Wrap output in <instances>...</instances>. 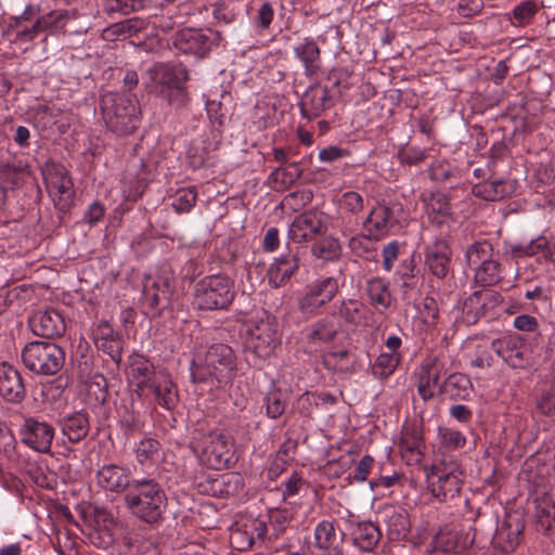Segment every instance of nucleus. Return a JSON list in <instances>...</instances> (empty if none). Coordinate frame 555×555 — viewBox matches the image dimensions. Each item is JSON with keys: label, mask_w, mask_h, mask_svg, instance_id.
<instances>
[{"label": "nucleus", "mask_w": 555, "mask_h": 555, "mask_svg": "<svg viewBox=\"0 0 555 555\" xmlns=\"http://www.w3.org/2000/svg\"><path fill=\"white\" fill-rule=\"evenodd\" d=\"M124 503L129 513L140 521L155 526L164 518L167 496L162 486L154 479H132Z\"/></svg>", "instance_id": "1"}, {"label": "nucleus", "mask_w": 555, "mask_h": 555, "mask_svg": "<svg viewBox=\"0 0 555 555\" xmlns=\"http://www.w3.org/2000/svg\"><path fill=\"white\" fill-rule=\"evenodd\" d=\"M190 370L193 383L216 382L218 386H221L233 378L236 370V357L230 346L214 344L204 354H198L193 359Z\"/></svg>", "instance_id": "2"}, {"label": "nucleus", "mask_w": 555, "mask_h": 555, "mask_svg": "<svg viewBox=\"0 0 555 555\" xmlns=\"http://www.w3.org/2000/svg\"><path fill=\"white\" fill-rule=\"evenodd\" d=\"M189 73L182 64L157 63L146 70V88L170 104L182 106L188 102L185 82Z\"/></svg>", "instance_id": "3"}, {"label": "nucleus", "mask_w": 555, "mask_h": 555, "mask_svg": "<svg viewBox=\"0 0 555 555\" xmlns=\"http://www.w3.org/2000/svg\"><path fill=\"white\" fill-rule=\"evenodd\" d=\"M101 112L106 127L117 135L131 133L139 122L135 96L127 93L106 92L101 96Z\"/></svg>", "instance_id": "4"}, {"label": "nucleus", "mask_w": 555, "mask_h": 555, "mask_svg": "<svg viewBox=\"0 0 555 555\" xmlns=\"http://www.w3.org/2000/svg\"><path fill=\"white\" fill-rule=\"evenodd\" d=\"M430 465H423L428 487L441 502L455 499L462 487V472L451 453H437Z\"/></svg>", "instance_id": "5"}, {"label": "nucleus", "mask_w": 555, "mask_h": 555, "mask_svg": "<svg viewBox=\"0 0 555 555\" xmlns=\"http://www.w3.org/2000/svg\"><path fill=\"white\" fill-rule=\"evenodd\" d=\"M234 297V282L227 275H208L195 284L194 302L201 310L228 309Z\"/></svg>", "instance_id": "6"}, {"label": "nucleus", "mask_w": 555, "mask_h": 555, "mask_svg": "<svg viewBox=\"0 0 555 555\" xmlns=\"http://www.w3.org/2000/svg\"><path fill=\"white\" fill-rule=\"evenodd\" d=\"M22 361L30 372L51 376L62 370L65 362V352L51 341L35 340L28 343L22 350Z\"/></svg>", "instance_id": "7"}, {"label": "nucleus", "mask_w": 555, "mask_h": 555, "mask_svg": "<svg viewBox=\"0 0 555 555\" xmlns=\"http://www.w3.org/2000/svg\"><path fill=\"white\" fill-rule=\"evenodd\" d=\"M175 291V278L171 271L164 270L155 276L145 278L142 305L150 317H158L170 306Z\"/></svg>", "instance_id": "8"}, {"label": "nucleus", "mask_w": 555, "mask_h": 555, "mask_svg": "<svg viewBox=\"0 0 555 555\" xmlns=\"http://www.w3.org/2000/svg\"><path fill=\"white\" fill-rule=\"evenodd\" d=\"M280 344L275 320L269 315L250 322L246 332L245 347L261 359L270 357Z\"/></svg>", "instance_id": "9"}, {"label": "nucleus", "mask_w": 555, "mask_h": 555, "mask_svg": "<svg viewBox=\"0 0 555 555\" xmlns=\"http://www.w3.org/2000/svg\"><path fill=\"white\" fill-rule=\"evenodd\" d=\"M491 349L512 369H526L530 364L532 348L527 338L518 333H508L493 339Z\"/></svg>", "instance_id": "10"}, {"label": "nucleus", "mask_w": 555, "mask_h": 555, "mask_svg": "<svg viewBox=\"0 0 555 555\" xmlns=\"http://www.w3.org/2000/svg\"><path fill=\"white\" fill-rule=\"evenodd\" d=\"M43 177L47 191L54 206L61 211L68 210L74 199L75 190L67 169L60 164H47L43 169Z\"/></svg>", "instance_id": "11"}, {"label": "nucleus", "mask_w": 555, "mask_h": 555, "mask_svg": "<svg viewBox=\"0 0 555 555\" xmlns=\"http://www.w3.org/2000/svg\"><path fill=\"white\" fill-rule=\"evenodd\" d=\"M338 281L333 276L315 280L305 287L298 298V310L304 314H314L330 304L338 294Z\"/></svg>", "instance_id": "12"}, {"label": "nucleus", "mask_w": 555, "mask_h": 555, "mask_svg": "<svg viewBox=\"0 0 555 555\" xmlns=\"http://www.w3.org/2000/svg\"><path fill=\"white\" fill-rule=\"evenodd\" d=\"M326 231V215L318 209H309L294 218L288 228V237L295 243L309 242Z\"/></svg>", "instance_id": "13"}, {"label": "nucleus", "mask_w": 555, "mask_h": 555, "mask_svg": "<svg viewBox=\"0 0 555 555\" xmlns=\"http://www.w3.org/2000/svg\"><path fill=\"white\" fill-rule=\"evenodd\" d=\"M220 41L221 36L219 31L184 28L176 34L173 44L182 53L204 57L212 43H219Z\"/></svg>", "instance_id": "14"}, {"label": "nucleus", "mask_w": 555, "mask_h": 555, "mask_svg": "<svg viewBox=\"0 0 555 555\" xmlns=\"http://www.w3.org/2000/svg\"><path fill=\"white\" fill-rule=\"evenodd\" d=\"M268 525L258 518H246L237 521L231 528L230 542L238 551L266 543Z\"/></svg>", "instance_id": "15"}, {"label": "nucleus", "mask_w": 555, "mask_h": 555, "mask_svg": "<svg viewBox=\"0 0 555 555\" xmlns=\"http://www.w3.org/2000/svg\"><path fill=\"white\" fill-rule=\"evenodd\" d=\"M398 210V207L385 203H377L373 206L362 222L366 236L378 241L389 234L398 223L396 215Z\"/></svg>", "instance_id": "16"}, {"label": "nucleus", "mask_w": 555, "mask_h": 555, "mask_svg": "<svg viewBox=\"0 0 555 555\" xmlns=\"http://www.w3.org/2000/svg\"><path fill=\"white\" fill-rule=\"evenodd\" d=\"M525 525L519 514H507L498 525L492 538L495 550L508 554L514 552L520 543Z\"/></svg>", "instance_id": "17"}, {"label": "nucleus", "mask_w": 555, "mask_h": 555, "mask_svg": "<svg viewBox=\"0 0 555 555\" xmlns=\"http://www.w3.org/2000/svg\"><path fill=\"white\" fill-rule=\"evenodd\" d=\"M343 334L341 326L336 314L325 315L307 328L306 339L315 349H322L335 343Z\"/></svg>", "instance_id": "18"}, {"label": "nucleus", "mask_w": 555, "mask_h": 555, "mask_svg": "<svg viewBox=\"0 0 555 555\" xmlns=\"http://www.w3.org/2000/svg\"><path fill=\"white\" fill-rule=\"evenodd\" d=\"M345 533L337 531L328 520L319 522L314 528L315 555H345Z\"/></svg>", "instance_id": "19"}, {"label": "nucleus", "mask_w": 555, "mask_h": 555, "mask_svg": "<svg viewBox=\"0 0 555 555\" xmlns=\"http://www.w3.org/2000/svg\"><path fill=\"white\" fill-rule=\"evenodd\" d=\"M22 441L34 451H50L54 429L46 422L26 418L21 429Z\"/></svg>", "instance_id": "20"}, {"label": "nucleus", "mask_w": 555, "mask_h": 555, "mask_svg": "<svg viewBox=\"0 0 555 555\" xmlns=\"http://www.w3.org/2000/svg\"><path fill=\"white\" fill-rule=\"evenodd\" d=\"M29 325L35 335L46 338L60 337L66 328L63 315L53 308L34 313L29 319Z\"/></svg>", "instance_id": "21"}, {"label": "nucleus", "mask_w": 555, "mask_h": 555, "mask_svg": "<svg viewBox=\"0 0 555 555\" xmlns=\"http://www.w3.org/2000/svg\"><path fill=\"white\" fill-rule=\"evenodd\" d=\"M425 263L435 276L442 279L448 275L451 267V250L444 240L435 238L426 246Z\"/></svg>", "instance_id": "22"}, {"label": "nucleus", "mask_w": 555, "mask_h": 555, "mask_svg": "<svg viewBox=\"0 0 555 555\" xmlns=\"http://www.w3.org/2000/svg\"><path fill=\"white\" fill-rule=\"evenodd\" d=\"M299 269V257L288 251L275 258L268 270L269 284L275 288L287 284Z\"/></svg>", "instance_id": "23"}, {"label": "nucleus", "mask_w": 555, "mask_h": 555, "mask_svg": "<svg viewBox=\"0 0 555 555\" xmlns=\"http://www.w3.org/2000/svg\"><path fill=\"white\" fill-rule=\"evenodd\" d=\"M146 388L152 391L155 401L160 406L172 410L177 405L178 389L166 371H158L157 374H154Z\"/></svg>", "instance_id": "24"}, {"label": "nucleus", "mask_w": 555, "mask_h": 555, "mask_svg": "<svg viewBox=\"0 0 555 555\" xmlns=\"http://www.w3.org/2000/svg\"><path fill=\"white\" fill-rule=\"evenodd\" d=\"M26 393L20 372L11 364H0V395L10 402H20Z\"/></svg>", "instance_id": "25"}, {"label": "nucleus", "mask_w": 555, "mask_h": 555, "mask_svg": "<svg viewBox=\"0 0 555 555\" xmlns=\"http://www.w3.org/2000/svg\"><path fill=\"white\" fill-rule=\"evenodd\" d=\"M332 106V98L326 87H311L305 94L300 104L301 115L308 119L319 117L323 112Z\"/></svg>", "instance_id": "26"}, {"label": "nucleus", "mask_w": 555, "mask_h": 555, "mask_svg": "<svg viewBox=\"0 0 555 555\" xmlns=\"http://www.w3.org/2000/svg\"><path fill=\"white\" fill-rule=\"evenodd\" d=\"M534 522L538 531L548 533L555 530V501L544 493L534 499Z\"/></svg>", "instance_id": "27"}, {"label": "nucleus", "mask_w": 555, "mask_h": 555, "mask_svg": "<svg viewBox=\"0 0 555 555\" xmlns=\"http://www.w3.org/2000/svg\"><path fill=\"white\" fill-rule=\"evenodd\" d=\"M428 221L436 227L449 225L452 221V210L449 198L443 193H433L426 201Z\"/></svg>", "instance_id": "28"}, {"label": "nucleus", "mask_w": 555, "mask_h": 555, "mask_svg": "<svg viewBox=\"0 0 555 555\" xmlns=\"http://www.w3.org/2000/svg\"><path fill=\"white\" fill-rule=\"evenodd\" d=\"M295 56L302 63L306 76L315 75L321 67V51L311 38H305L294 48Z\"/></svg>", "instance_id": "29"}, {"label": "nucleus", "mask_w": 555, "mask_h": 555, "mask_svg": "<svg viewBox=\"0 0 555 555\" xmlns=\"http://www.w3.org/2000/svg\"><path fill=\"white\" fill-rule=\"evenodd\" d=\"M364 292L376 311L384 312L390 307L391 293L388 282L384 279L378 276L369 279L365 283Z\"/></svg>", "instance_id": "30"}, {"label": "nucleus", "mask_w": 555, "mask_h": 555, "mask_svg": "<svg viewBox=\"0 0 555 555\" xmlns=\"http://www.w3.org/2000/svg\"><path fill=\"white\" fill-rule=\"evenodd\" d=\"M514 190L512 182L498 179L487 180L475 184L472 188L474 196L482 198L485 201H501L508 196Z\"/></svg>", "instance_id": "31"}, {"label": "nucleus", "mask_w": 555, "mask_h": 555, "mask_svg": "<svg viewBox=\"0 0 555 555\" xmlns=\"http://www.w3.org/2000/svg\"><path fill=\"white\" fill-rule=\"evenodd\" d=\"M350 534L353 545L365 552L372 551L382 537L378 527L371 521H361L356 524L352 527Z\"/></svg>", "instance_id": "32"}, {"label": "nucleus", "mask_w": 555, "mask_h": 555, "mask_svg": "<svg viewBox=\"0 0 555 555\" xmlns=\"http://www.w3.org/2000/svg\"><path fill=\"white\" fill-rule=\"evenodd\" d=\"M336 313L346 324L358 326L365 322L369 309L361 300L348 298L339 301Z\"/></svg>", "instance_id": "33"}, {"label": "nucleus", "mask_w": 555, "mask_h": 555, "mask_svg": "<svg viewBox=\"0 0 555 555\" xmlns=\"http://www.w3.org/2000/svg\"><path fill=\"white\" fill-rule=\"evenodd\" d=\"M61 427L69 441L77 442L85 438L89 431L88 415L82 411L66 415L61 421Z\"/></svg>", "instance_id": "34"}, {"label": "nucleus", "mask_w": 555, "mask_h": 555, "mask_svg": "<svg viewBox=\"0 0 555 555\" xmlns=\"http://www.w3.org/2000/svg\"><path fill=\"white\" fill-rule=\"evenodd\" d=\"M387 533L390 540H401L410 531L408 513L403 508H390L386 513Z\"/></svg>", "instance_id": "35"}, {"label": "nucleus", "mask_w": 555, "mask_h": 555, "mask_svg": "<svg viewBox=\"0 0 555 555\" xmlns=\"http://www.w3.org/2000/svg\"><path fill=\"white\" fill-rule=\"evenodd\" d=\"M99 480L104 488L111 491L125 490V492H128L132 481L124 469L116 465L103 467L99 472Z\"/></svg>", "instance_id": "36"}, {"label": "nucleus", "mask_w": 555, "mask_h": 555, "mask_svg": "<svg viewBox=\"0 0 555 555\" xmlns=\"http://www.w3.org/2000/svg\"><path fill=\"white\" fill-rule=\"evenodd\" d=\"M301 173L299 164L292 163L274 169L268 180L274 190L284 191L291 188L300 178Z\"/></svg>", "instance_id": "37"}, {"label": "nucleus", "mask_w": 555, "mask_h": 555, "mask_svg": "<svg viewBox=\"0 0 555 555\" xmlns=\"http://www.w3.org/2000/svg\"><path fill=\"white\" fill-rule=\"evenodd\" d=\"M440 389L452 399L465 400L469 397L473 390V385L468 376L461 373H454L447 378Z\"/></svg>", "instance_id": "38"}, {"label": "nucleus", "mask_w": 555, "mask_h": 555, "mask_svg": "<svg viewBox=\"0 0 555 555\" xmlns=\"http://www.w3.org/2000/svg\"><path fill=\"white\" fill-rule=\"evenodd\" d=\"M130 372L133 378L138 379L137 387L142 389L150 385L155 372L153 364L141 354H132L130 357Z\"/></svg>", "instance_id": "39"}, {"label": "nucleus", "mask_w": 555, "mask_h": 555, "mask_svg": "<svg viewBox=\"0 0 555 555\" xmlns=\"http://www.w3.org/2000/svg\"><path fill=\"white\" fill-rule=\"evenodd\" d=\"M197 463L206 469L222 470L237 462L236 453H195Z\"/></svg>", "instance_id": "40"}, {"label": "nucleus", "mask_w": 555, "mask_h": 555, "mask_svg": "<svg viewBox=\"0 0 555 555\" xmlns=\"http://www.w3.org/2000/svg\"><path fill=\"white\" fill-rule=\"evenodd\" d=\"M493 257L492 244L486 240L476 241L465 251L467 266L473 270Z\"/></svg>", "instance_id": "41"}, {"label": "nucleus", "mask_w": 555, "mask_h": 555, "mask_svg": "<svg viewBox=\"0 0 555 555\" xmlns=\"http://www.w3.org/2000/svg\"><path fill=\"white\" fill-rule=\"evenodd\" d=\"M473 271L475 281L480 285H493L501 280V263L493 257Z\"/></svg>", "instance_id": "42"}, {"label": "nucleus", "mask_w": 555, "mask_h": 555, "mask_svg": "<svg viewBox=\"0 0 555 555\" xmlns=\"http://www.w3.org/2000/svg\"><path fill=\"white\" fill-rule=\"evenodd\" d=\"M340 244L337 238L326 236L315 242L311 247L312 255L321 260L332 261L340 256Z\"/></svg>", "instance_id": "43"}, {"label": "nucleus", "mask_w": 555, "mask_h": 555, "mask_svg": "<svg viewBox=\"0 0 555 555\" xmlns=\"http://www.w3.org/2000/svg\"><path fill=\"white\" fill-rule=\"evenodd\" d=\"M233 447L232 437L224 430L215 429L203 436V444L193 447L194 450L201 448L202 451H217L218 449L229 450Z\"/></svg>", "instance_id": "44"}, {"label": "nucleus", "mask_w": 555, "mask_h": 555, "mask_svg": "<svg viewBox=\"0 0 555 555\" xmlns=\"http://www.w3.org/2000/svg\"><path fill=\"white\" fill-rule=\"evenodd\" d=\"M395 276L401 280V288H403L404 292L415 286V261L413 255L401 259Z\"/></svg>", "instance_id": "45"}, {"label": "nucleus", "mask_w": 555, "mask_h": 555, "mask_svg": "<svg viewBox=\"0 0 555 555\" xmlns=\"http://www.w3.org/2000/svg\"><path fill=\"white\" fill-rule=\"evenodd\" d=\"M483 304L478 293L472 294L463 305V320L467 324H475L485 313Z\"/></svg>", "instance_id": "46"}, {"label": "nucleus", "mask_w": 555, "mask_h": 555, "mask_svg": "<svg viewBox=\"0 0 555 555\" xmlns=\"http://www.w3.org/2000/svg\"><path fill=\"white\" fill-rule=\"evenodd\" d=\"M400 356L395 352H382L374 362L373 373L379 377L389 376L398 366Z\"/></svg>", "instance_id": "47"}, {"label": "nucleus", "mask_w": 555, "mask_h": 555, "mask_svg": "<svg viewBox=\"0 0 555 555\" xmlns=\"http://www.w3.org/2000/svg\"><path fill=\"white\" fill-rule=\"evenodd\" d=\"M119 423L125 431L133 433L144 426L141 414L134 410L133 404L125 405L119 413Z\"/></svg>", "instance_id": "48"}, {"label": "nucleus", "mask_w": 555, "mask_h": 555, "mask_svg": "<svg viewBox=\"0 0 555 555\" xmlns=\"http://www.w3.org/2000/svg\"><path fill=\"white\" fill-rule=\"evenodd\" d=\"M197 193L195 188L178 190L172 201V208L178 212H188L195 205Z\"/></svg>", "instance_id": "49"}, {"label": "nucleus", "mask_w": 555, "mask_h": 555, "mask_svg": "<svg viewBox=\"0 0 555 555\" xmlns=\"http://www.w3.org/2000/svg\"><path fill=\"white\" fill-rule=\"evenodd\" d=\"M340 210L357 215L362 211L364 207L363 197L354 191L345 192L338 199Z\"/></svg>", "instance_id": "50"}, {"label": "nucleus", "mask_w": 555, "mask_h": 555, "mask_svg": "<svg viewBox=\"0 0 555 555\" xmlns=\"http://www.w3.org/2000/svg\"><path fill=\"white\" fill-rule=\"evenodd\" d=\"M537 11L538 8L532 1H524L519 3L513 10L514 23L518 26L529 24Z\"/></svg>", "instance_id": "51"}, {"label": "nucleus", "mask_w": 555, "mask_h": 555, "mask_svg": "<svg viewBox=\"0 0 555 555\" xmlns=\"http://www.w3.org/2000/svg\"><path fill=\"white\" fill-rule=\"evenodd\" d=\"M69 17L68 11L54 10L41 16V23L46 30H55L64 27Z\"/></svg>", "instance_id": "52"}, {"label": "nucleus", "mask_w": 555, "mask_h": 555, "mask_svg": "<svg viewBox=\"0 0 555 555\" xmlns=\"http://www.w3.org/2000/svg\"><path fill=\"white\" fill-rule=\"evenodd\" d=\"M285 411L284 395L280 390H272L267 396V414L272 418L281 416Z\"/></svg>", "instance_id": "53"}, {"label": "nucleus", "mask_w": 555, "mask_h": 555, "mask_svg": "<svg viewBox=\"0 0 555 555\" xmlns=\"http://www.w3.org/2000/svg\"><path fill=\"white\" fill-rule=\"evenodd\" d=\"M401 244L398 241H391L386 244L382 249L383 269L390 272L393 268L395 262L400 257Z\"/></svg>", "instance_id": "54"}, {"label": "nucleus", "mask_w": 555, "mask_h": 555, "mask_svg": "<svg viewBox=\"0 0 555 555\" xmlns=\"http://www.w3.org/2000/svg\"><path fill=\"white\" fill-rule=\"evenodd\" d=\"M98 348L109 354L114 361H119L121 356L120 343L117 338H107L106 336H96Z\"/></svg>", "instance_id": "55"}, {"label": "nucleus", "mask_w": 555, "mask_h": 555, "mask_svg": "<svg viewBox=\"0 0 555 555\" xmlns=\"http://www.w3.org/2000/svg\"><path fill=\"white\" fill-rule=\"evenodd\" d=\"M441 441L444 448L461 449L465 446V437L456 430L446 429L441 434Z\"/></svg>", "instance_id": "56"}, {"label": "nucleus", "mask_w": 555, "mask_h": 555, "mask_svg": "<svg viewBox=\"0 0 555 555\" xmlns=\"http://www.w3.org/2000/svg\"><path fill=\"white\" fill-rule=\"evenodd\" d=\"M109 7L113 11L129 14L143 8V0H109Z\"/></svg>", "instance_id": "57"}, {"label": "nucleus", "mask_w": 555, "mask_h": 555, "mask_svg": "<svg viewBox=\"0 0 555 555\" xmlns=\"http://www.w3.org/2000/svg\"><path fill=\"white\" fill-rule=\"evenodd\" d=\"M214 17L218 22H223L224 24H230L235 21L236 12L229 3H219L214 9Z\"/></svg>", "instance_id": "58"}, {"label": "nucleus", "mask_w": 555, "mask_h": 555, "mask_svg": "<svg viewBox=\"0 0 555 555\" xmlns=\"http://www.w3.org/2000/svg\"><path fill=\"white\" fill-rule=\"evenodd\" d=\"M399 157L403 164L417 165L425 160L426 152L424 150L409 147L401 151Z\"/></svg>", "instance_id": "59"}, {"label": "nucleus", "mask_w": 555, "mask_h": 555, "mask_svg": "<svg viewBox=\"0 0 555 555\" xmlns=\"http://www.w3.org/2000/svg\"><path fill=\"white\" fill-rule=\"evenodd\" d=\"M514 327L520 332H535L539 324L538 320L529 314H520L514 319Z\"/></svg>", "instance_id": "60"}, {"label": "nucleus", "mask_w": 555, "mask_h": 555, "mask_svg": "<svg viewBox=\"0 0 555 555\" xmlns=\"http://www.w3.org/2000/svg\"><path fill=\"white\" fill-rule=\"evenodd\" d=\"M273 16H274V10H273L272 5L268 2L262 3L258 10V14L256 17L257 26L262 29L269 28V26L273 20Z\"/></svg>", "instance_id": "61"}, {"label": "nucleus", "mask_w": 555, "mask_h": 555, "mask_svg": "<svg viewBox=\"0 0 555 555\" xmlns=\"http://www.w3.org/2000/svg\"><path fill=\"white\" fill-rule=\"evenodd\" d=\"M279 246H280L279 230L276 228L268 229L264 234L263 242H262L263 250L267 253H272V251L276 250Z\"/></svg>", "instance_id": "62"}, {"label": "nucleus", "mask_w": 555, "mask_h": 555, "mask_svg": "<svg viewBox=\"0 0 555 555\" xmlns=\"http://www.w3.org/2000/svg\"><path fill=\"white\" fill-rule=\"evenodd\" d=\"M481 9L480 0H462L457 5V12L464 17L477 14Z\"/></svg>", "instance_id": "63"}, {"label": "nucleus", "mask_w": 555, "mask_h": 555, "mask_svg": "<svg viewBox=\"0 0 555 555\" xmlns=\"http://www.w3.org/2000/svg\"><path fill=\"white\" fill-rule=\"evenodd\" d=\"M548 240L544 236H539L526 244L527 257H532L540 251H546L548 250Z\"/></svg>", "instance_id": "64"}]
</instances>
